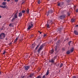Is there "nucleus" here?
Returning <instances> with one entry per match:
<instances>
[{
  "mask_svg": "<svg viewBox=\"0 0 78 78\" xmlns=\"http://www.w3.org/2000/svg\"><path fill=\"white\" fill-rule=\"evenodd\" d=\"M55 58H57V56H55Z\"/></svg>",
  "mask_w": 78,
  "mask_h": 78,
  "instance_id": "46",
  "label": "nucleus"
},
{
  "mask_svg": "<svg viewBox=\"0 0 78 78\" xmlns=\"http://www.w3.org/2000/svg\"><path fill=\"white\" fill-rule=\"evenodd\" d=\"M10 1V0H7V2H9V1Z\"/></svg>",
  "mask_w": 78,
  "mask_h": 78,
  "instance_id": "49",
  "label": "nucleus"
},
{
  "mask_svg": "<svg viewBox=\"0 0 78 78\" xmlns=\"http://www.w3.org/2000/svg\"><path fill=\"white\" fill-rule=\"evenodd\" d=\"M76 12H78V9H77L76 10Z\"/></svg>",
  "mask_w": 78,
  "mask_h": 78,
  "instance_id": "44",
  "label": "nucleus"
},
{
  "mask_svg": "<svg viewBox=\"0 0 78 78\" xmlns=\"http://www.w3.org/2000/svg\"><path fill=\"white\" fill-rule=\"evenodd\" d=\"M42 78H46V77L45 75H44L42 77Z\"/></svg>",
  "mask_w": 78,
  "mask_h": 78,
  "instance_id": "33",
  "label": "nucleus"
},
{
  "mask_svg": "<svg viewBox=\"0 0 78 78\" xmlns=\"http://www.w3.org/2000/svg\"><path fill=\"white\" fill-rule=\"evenodd\" d=\"M71 42H72V41H69V42L68 44L69 45H70V43H71Z\"/></svg>",
  "mask_w": 78,
  "mask_h": 78,
  "instance_id": "34",
  "label": "nucleus"
},
{
  "mask_svg": "<svg viewBox=\"0 0 78 78\" xmlns=\"http://www.w3.org/2000/svg\"><path fill=\"white\" fill-rule=\"evenodd\" d=\"M25 12H26V11L25 10H22V13H25Z\"/></svg>",
  "mask_w": 78,
  "mask_h": 78,
  "instance_id": "27",
  "label": "nucleus"
},
{
  "mask_svg": "<svg viewBox=\"0 0 78 78\" xmlns=\"http://www.w3.org/2000/svg\"><path fill=\"white\" fill-rule=\"evenodd\" d=\"M58 6H60V3H58Z\"/></svg>",
  "mask_w": 78,
  "mask_h": 78,
  "instance_id": "40",
  "label": "nucleus"
},
{
  "mask_svg": "<svg viewBox=\"0 0 78 78\" xmlns=\"http://www.w3.org/2000/svg\"><path fill=\"white\" fill-rule=\"evenodd\" d=\"M29 9H27V12L28 14V13H29Z\"/></svg>",
  "mask_w": 78,
  "mask_h": 78,
  "instance_id": "28",
  "label": "nucleus"
},
{
  "mask_svg": "<svg viewBox=\"0 0 78 78\" xmlns=\"http://www.w3.org/2000/svg\"><path fill=\"white\" fill-rule=\"evenodd\" d=\"M18 0H15V2H18Z\"/></svg>",
  "mask_w": 78,
  "mask_h": 78,
  "instance_id": "48",
  "label": "nucleus"
},
{
  "mask_svg": "<svg viewBox=\"0 0 78 78\" xmlns=\"http://www.w3.org/2000/svg\"><path fill=\"white\" fill-rule=\"evenodd\" d=\"M54 51L53 50V49H51V50L50 51V52L51 54H53V53Z\"/></svg>",
  "mask_w": 78,
  "mask_h": 78,
  "instance_id": "13",
  "label": "nucleus"
},
{
  "mask_svg": "<svg viewBox=\"0 0 78 78\" xmlns=\"http://www.w3.org/2000/svg\"><path fill=\"white\" fill-rule=\"evenodd\" d=\"M9 26H10V27H11L12 26H13V25H12V23H10V24H9Z\"/></svg>",
  "mask_w": 78,
  "mask_h": 78,
  "instance_id": "26",
  "label": "nucleus"
},
{
  "mask_svg": "<svg viewBox=\"0 0 78 78\" xmlns=\"http://www.w3.org/2000/svg\"><path fill=\"white\" fill-rule=\"evenodd\" d=\"M7 3H6V2H3L2 3V5H5Z\"/></svg>",
  "mask_w": 78,
  "mask_h": 78,
  "instance_id": "25",
  "label": "nucleus"
},
{
  "mask_svg": "<svg viewBox=\"0 0 78 78\" xmlns=\"http://www.w3.org/2000/svg\"><path fill=\"white\" fill-rule=\"evenodd\" d=\"M66 17V15H62L60 16L59 18L60 19L62 20L63 19L65 18Z\"/></svg>",
  "mask_w": 78,
  "mask_h": 78,
  "instance_id": "7",
  "label": "nucleus"
},
{
  "mask_svg": "<svg viewBox=\"0 0 78 78\" xmlns=\"http://www.w3.org/2000/svg\"><path fill=\"white\" fill-rule=\"evenodd\" d=\"M63 29L61 28H59L57 29V32L61 34L62 33V30H63Z\"/></svg>",
  "mask_w": 78,
  "mask_h": 78,
  "instance_id": "5",
  "label": "nucleus"
},
{
  "mask_svg": "<svg viewBox=\"0 0 78 78\" xmlns=\"http://www.w3.org/2000/svg\"><path fill=\"white\" fill-rule=\"evenodd\" d=\"M1 18H2L1 16H0V19Z\"/></svg>",
  "mask_w": 78,
  "mask_h": 78,
  "instance_id": "53",
  "label": "nucleus"
},
{
  "mask_svg": "<svg viewBox=\"0 0 78 78\" xmlns=\"http://www.w3.org/2000/svg\"><path fill=\"white\" fill-rule=\"evenodd\" d=\"M25 77V76H23L22 77V78H24Z\"/></svg>",
  "mask_w": 78,
  "mask_h": 78,
  "instance_id": "47",
  "label": "nucleus"
},
{
  "mask_svg": "<svg viewBox=\"0 0 78 78\" xmlns=\"http://www.w3.org/2000/svg\"><path fill=\"white\" fill-rule=\"evenodd\" d=\"M53 23V21L52 20H49L47 22V24H46V25L47 27L48 28H50V25H51Z\"/></svg>",
  "mask_w": 78,
  "mask_h": 78,
  "instance_id": "1",
  "label": "nucleus"
},
{
  "mask_svg": "<svg viewBox=\"0 0 78 78\" xmlns=\"http://www.w3.org/2000/svg\"><path fill=\"white\" fill-rule=\"evenodd\" d=\"M49 12L50 14H52L53 13V11L52 10V9H51L50 10H49Z\"/></svg>",
  "mask_w": 78,
  "mask_h": 78,
  "instance_id": "15",
  "label": "nucleus"
},
{
  "mask_svg": "<svg viewBox=\"0 0 78 78\" xmlns=\"http://www.w3.org/2000/svg\"><path fill=\"white\" fill-rule=\"evenodd\" d=\"M37 78H41V76H38L37 77Z\"/></svg>",
  "mask_w": 78,
  "mask_h": 78,
  "instance_id": "39",
  "label": "nucleus"
},
{
  "mask_svg": "<svg viewBox=\"0 0 78 78\" xmlns=\"http://www.w3.org/2000/svg\"><path fill=\"white\" fill-rule=\"evenodd\" d=\"M40 46V44H38L37 45V47H36V48H35V49L36 50L37 49V48H38Z\"/></svg>",
  "mask_w": 78,
  "mask_h": 78,
  "instance_id": "21",
  "label": "nucleus"
},
{
  "mask_svg": "<svg viewBox=\"0 0 78 78\" xmlns=\"http://www.w3.org/2000/svg\"><path fill=\"white\" fill-rule=\"evenodd\" d=\"M74 48H72L71 49V52L72 53V52H73V51H74Z\"/></svg>",
  "mask_w": 78,
  "mask_h": 78,
  "instance_id": "16",
  "label": "nucleus"
},
{
  "mask_svg": "<svg viewBox=\"0 0 78 78\" xmlns=\"http://www.w3.org/2000/svg\"><path fill=\"white\" fill-rule=\"evenodd\" d=\"M32 46H32V48H34V46H35V44H33Z\"/></svg>",
  "mask_w": 78,
  "mask_h": 78,
  "instance_id": "24",
  "label": "nucleus"
},
{
  "mask_svg": "<svg viewBox=\"0 0 78 78\" xmlns=\"http://www.w3.org/2000/svg\"><path fill=\"white\" fill-rule=\"evenodd\" d=\"M38 32L40 33V34H41L42 33L40 31H38Z\"/></svg>",
  "mask_w": 78,
  "mask_h": 78,
  "instance_id": "43",
  "label": "nucleus"
},
{
  "mask_svg": "<svg viewBox=\"0 0 78 78\" xmlns=\"http://www.w3.org/2000/svg\"><path fill=\"white\" fill-rule=\"evenodd\" d=\"M23 14L22 12H20L18 16L19 17H21L22 16Z\"/></svg>",
  "mask_w": 78,
  "mask_h": 78,
  "instance_id": "10",
  "label": "nucleus"
},
{
  "mask_svg": "<svg viewBox=\"0 0 78 78\" xmlns=\"http://www.w3.org/2000/svg\"><path fill=\"white\" fill-rule=\"evenodd\" d=\"M63 64L62 63H61L60 64V68H61V67H62V66H63Z\"/></svg>",
  "mask_w": 78,
  "mask_h": 78,
  "instance_id": "23",
  "label": "nucleus"
},
{
  "mask_svg": "<svg viewBox=\"0 0 78 78\" xmlns=\"http://www.w3.org/2000/svg\"><path fill=\"white\" fill-rule=\"evenodd\" d=\"M75 19H71V21L72 22H74V21H75Z\"/></svg>",
  "mask_w": 78,
  "mask_h": 78,
  "instance_id": "18",
  "label": "nucleus"
},
{
  "mask_svg": "<svg viewBox=\"0 0 78 78\" xmlns=\"http://www.w3.org/2000/svg\"><path fill=\"white\" fill-rule=\"evenodd\" d=\"M34 73H31L30 74L29 76L31 78H32V77H33V76H34Z\"/></svg>",
  "mask_w": 78,
  "mask_h": 78,
  "instance_id": "9",
  "label": "nucleus"
},
{
  "mask_svg": "<svg viewBox=\"0 0 78 78\" xmlns=\"http://www.w3.org/2000/svg\"><path fill=\"white\" fill-rule=\"evenodd\" d=\"M72 78H76V76H73Z\"/></svg>",
  "mask_w": 78,
  "mask_h": 78,
  "instance_id": "45",
  "label": "nucleus"
},
{
  "mask_svg": "<svg viewBox=\"0 0 78 78\" xmlns=\"http://www.w3.org/2000/svg\"><path fill=\"white\" fill-rule=\"evenodd\" d=\"M6 36V34L5 33H2L0 34V39H3L5 38Z\"/></svg>",
  "mask_w": 78,
  "mask_h": 78,
  "instance_id": "3",
  "label": "nucleus"
},
{
  "mask_svg": "<svg viewBox=\"0 0 78 78\" xmlns=\"http://www.w3.org/2000/svg\"><path fill=\"white\" fill-rule=\"evenodd\" d=\"M57 50V47H55V51H56Z\"/></svg>",
  "mask_w": 78,
  "mask_h": 78,
  "instance_id": "36",
  "label": "nucleus"
},
{
  "mask_svg": "<svg viewBox=\"0 0 78 78\" xmlns=\"http://www.w3.org/2000/svg\"><path fill=\"white\" fill-rule=\"evenodd\" d=\"M53 60L54 61V60H55V57H54V58H53Z\"/></svg>",
  "mask_w": 78,
  "mask_h": 78,
  "instance_id": "37",
  "label": "nucleus"
},
{
  "mask_svg": "<svg viewBox=\"0 0 78 78\" xmlns=\"http://www.w3.org/2000/svg\"><path fill=\"white\" fill-rule=\"evenodd\" d=\"M33 23L32 22H31L29 24V26L28 28L27 29L28 30H30V29L32 27H33Z\"/></svg>",
  "mask_w": 78,
  "mask_h": 78,
  "instance_id": "6",
  "label": "nucleus"
},
{
  "mask_svg": "<svg viewBox=\"0 0 78 78\" xmlns=\"http://www.w3.org/2000/svg\"><path fill=\"white\" fill-rule=\"evenodd\" d=\"M74 33L76 35H78V33L77 31L76 30H74Z\"/></svg>",
  "mask_w": 78,
  "mask_h": 78,
  "instance_id": "12",
  "label": "nucleus"
},
{
  "mask_svg": "<svg viewBox=\"0 0 78 78\" xmlns=\"http://www.w3.org/2000/svg\"><path fill=\"white\" fill-rule=\"evenodd\" d=\"M47 36L46 34H44V37H45V36Z\"/></svg>",
  "mask_w": 78,
  "mask_h": 78,
  "instance_id": "31",
  "label": "nucleus"
},
{
  "mask_svg": "<svg viewBox=\"0 0 78 78\" xmlns=\"http://www.w3.org/2000/svg\"><path fill=\"white\" fill-rule=\"evenodd\" d=\"M29 55L28 54H27V57H28V56Z\"/></svg>",
  "mask_w": 78,
  "mask_h": 78,
  "instance_id": "51",
  "label": "nucleus"
},
{
  "mask_svg": "<svg viewBox=\"0 0 78 78\" xmlns=\"http://www.w3.org/2000/svg\"><path fill=\"white\" fill-rule=\"evenodd\" d=\"M76 27H78V25H76V26H75Z\"/></svg>",
  "mask_w": 78,
  "mask_h": 78,
  "instance_id": "50",
  "label": "nucleus"
},
{
  "mask_svg": "<svg viewBox=\"0 0 78 78\" xmlns=\"http://www.w3.org/2000/svg\"><path fill=\"white\" fill-rule=\"evenodd\" d=\"M46 44V43H44V44H43L42 45H41L40 46V47L39 48L38 50V52H40V50H41V49H42V48H43V47H44V46Z\"/></svg>",
  "mask_w": 78,
  "mask_h": 78,
  "instance_id": "4",
  "label": "nucleus"
},
{
  "mask_svg": "<svg viewBox=\"0 0 78 78\" xmlns=\"http://www.w3.org/2000/svg\"><path fill=\"white\" fill-rule=\"evenodd\" d=\"M49 62H51L52 63H54V61L53 60V58H52L51 60H49Z\"/></svg>",
  "mask_w": 78,
  "mask_h": 78,
  "instance_id": "11",
  "label": "nucleus"
},
{
  "mask_svg": "<svg viewBox=\"0 0 78 78\" xmlns=\"http://www.w3.org/2000/svg\"><path fill=\"white\" fill-rule=\"evenodd\" d=\"M2 73L1 72H0V75Z\"/></svg>",
  "mask_w": 78,
  "mask_h": 78,
  "instance_id": "52",
  "label": "nucleus"
},
{
  "mask_svg": "<svg viewBox=\"0 0 78 78\" xmlns=\"http://www.w3.org/2000/svg\"><path fill=\"white\" fill-rule=\"evenodd\" d=\"M17 40L16 39H15V41H14V43H16V42Z\"/></svg>",
  "mask_w": 78,
  "mask_h": 78,
  "instance_id": "35",
  "label": "nucleus"
},
{
  "mask_svg": "<svg viewBox=\"0 0 78 78\" xmlns=\"http://www.w3.org/2000/svg\"><path fill=\"white\" fill-rule=\"evenodd\" d=\"M24 70L26 71H27L29 69L30 66H24Z\"/></svg>",
  "mask_w": 78,
  "mask_h": 78,
  "instance_id": "8",
  "label": "nucleus"
},
{
  "mask_svg": "<svg viewBox=\"0 0 78 78\" xmlns=\"http://www.w3.org/2000/svg\"><path fill=\"white\" fill-rule=\"evenodd\" d=\"M5 53H6V51H4V52H3V55H5Z\"/></svg>",
  "mask_w": 78,
  "mask_h": 78,
  "instance_id": "32",
  "label": "nucleus"
},
{
  "mask_svg": "<svg viewBox=\"0 0 78 78\" xmlns=\"http://www.w3.org/2000/svg\"><path fill=\"white\" fill-rule=\"evenodd\" d=\"M31 37H34V35L32 34L31 35Z\"/></svg>",
  "mask_w": 78,
  "mask_h": 78,
  "instance_id": "42",
  "label": "nucleus"
},
{
  "mask_svg": "<svg viewBox=\"0 0 78 78\" xmlns=\"http://www.w3.org/2000/svg\"><path fill=\"white\" fill-rule=\"evenodd\" d=\"M6 1V0H4V1Z\"/></svg>",
  "mask_w": 78,
  "mask_h": 78,
  "instance_id": "56",
  "label": "nucleus"
},
{
  "mask_svg": "<svg viewBox=\"0 0 78 78\" xmlns=\"http://www.w3.org/2000/svg\"><path fill=\"white\" fill-rule=\"evenodd\" d=\"M19 38V37H17L16 38V41H17L18 39Z\"/></svg>",
  "mask_w": 78,
  "mask_h": 78,
  "instance_id": "38",
  "label": "nucleus"
},
{
  "mask_svg": "<svg viewBox=\"0 0 78 78\" xmlns=\"http://www.w3.org/2000/svg\"><path fill=\"white\" fill-rule=\"evenodd\" d=\"M25 1H23L22 3V4H23V3H25Z\"/></svg>",
  "mask_w": 78,
  "mask_h": 78,
  "instance_id": "41",
  "label": "nucleus"
},
{
  "mask_svg": "<svg viewBox=\"0 0 78 78\" xmlns=\"http://www.w3.org/2000/svg\"><path fill=\"white\" fill-rule=\"evenodd\" d=\"M74 7H76V6H74Z\"/></svg>",
  "mask_w": 78,
  "mask_h": 78,
  "instance_id": "57",
  "label": "nucleus"
},
{
  "mask_svg": "<svg viewBox=\"0 0 78 78\" xmlns=\"http://www.w3.org/2000/svg\"><path fill=\"white\" fill-rule=\"evenodd\" d=\"M1 51L0 50V53H1Z\"/></svg>",
  "mask_w": 78,
  "mask_h": 78,
  "instance_id": "58",
  "label": "nucleus"
},
{
  "mask_svg": "<svg viewBox=\"0 0 78 78\" xmlns=\"http://www.w3.org/2000/svg\"><path fill=\"white\" fill-rule=\"evenodd\" d=\"M70 51H69L66 52V54H67V55H69V54H70Z\"/></svg>",
  "mask_w": 78,
  "mask_h": 78,
  "instance_id": "22",
  "label": "nucleus"
},
{
  "mask_svg": "<svg viewBox=\"0 0 78 78\" xmlns=\"http://www.w3.org/2000/svg\"><path fill=\"white\" fill-rule=\"evenodd\" d=\"M17 14V12H16V13H15V15H14V16L12 18V19L11 20L12 22H14V20H16V19L17 18L18 15Z\"/></svg>",
  "mask_w": 78,
  "mask_h": 78,
  "instance_id": "2",
  "label": "nucleus"
},
{
  "mask_svg": "<svg viewBox=\"0 0 78 78\" xmlns=\"http://www.w3.org/2000/svg\"><path fill=\"white\" fill-rule=\"evenodd\" d=\"M62 4H64V3L63 2H62Z\"/></svg>",
  "mask_w": 78,
  "mask_h": 78,
  "instance_id": "54",
  "label": "nucleus"
},
{
  "mask_svg": "<svg viewBox=\"0 0 78 78\" xmlns=\"http://www.w3.org/2000/svg\"><path fill=\"white\" fill-rule=\"evenodd\" d=\"M49 74V70H47L46 73V75L48 76Z\"/></svg>",
  "mask_w": 78,
  "mask_h": 78,
  "instance_id": "19",
  "label": "nucleus"
},
{
  "mask_svg": "<svg viewBox=\"0 0 78 78\" xmlns=\"http://www.w3.org/2000/svg\"><path fill=\"white\" fill-rule=\"evenodd\" d=\"M56 66H57V67H58L60 65V63H58V65L56 64H55Z\"/></svg>",
  "mask_w": 78,
  "mask_h": 78,
  "instance_id": "29",
  "label": "nucleus"
},
{
  "mask_svg": "<svg viewBox=\"0 0 78 78\" xmlns=\"http://www.w3.org/2000/svg\"><path fill=\"white\" fill-rule=\"evenodd\" d=\"M38 3L39 4L40 3V0H39L38 1Z\"/></svg>",
  "mask_w": 78,
  "mask_h": 78,
  "instance_id": "30",
  "label": "nucleus"
},
{
  "mask_svg": "<svg viewBox=\"0 0 78 78\" xmlns=\"http://www.w3.org/2000/svg\"><path fill=\"white\" fill-rule=\"evenodd\" d=\"M71 0H66V2L67 3H69Z\"/></svg>",
  "mask_w": 78,
  "mask_h": 78,
  "instance_id": "20",
  "label": "nucleus"
},
{
  "mask_svg": "<svg viewBox=\"0 0 78 78\" xmlns=\"http://www.w3.org/2000/svg\"><path fill=\"white\" fill-rule=\"evenodd\" d=\"M68 15H69V16L70 14H68Z\"/></svg>",
  "mask_w": 78,
  "mask_h": 78,
  "instance_id": "55",
  "label": "nucleus"
},
{
  "mask_svg": "<svg viewBox=\"0 0 78 78\" xmlns=\"http://www.w3.org/2000/svg\"><path fill=\"white\" fill-rule=\"evenodd\" d=\"M0 7L2 8H5L6 7V6L4 5V6H2V5H0Z\"/></svg>",
  "mask_w": 78,
  "mask_h": 78,
  "instance_id": "14",
  "label": "nucleus"
},
{
  "mask_svg": "<svg viewBox=\"0 0 78 78\" xmlns=\"http://www.w3.org/2000/svg\"><path fill=\"white\" fill-rule=\"evenodd\" d=\"M46 14L47 15V16H48L50 14V12H49V10L48 11V12L46 13Z\"/></svg>",
  "mask_w": 78,
  "mask_h": 78,
  "instance_id": "17",
  "label": "nucleus"
}]
</instances>
